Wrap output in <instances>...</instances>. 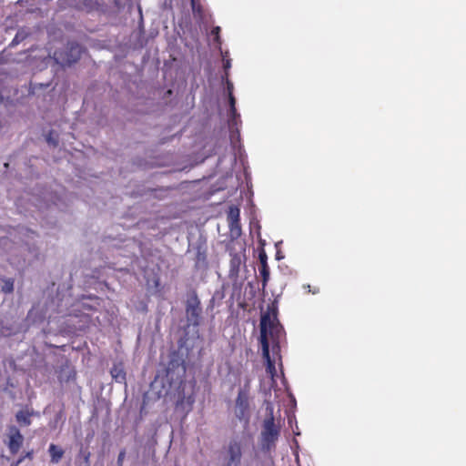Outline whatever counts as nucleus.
Here are the masks:
<instances>
[{
	"label": "nucleus",
	"instance_id": "28",
	"mask_svg": "<svg viewBox=\"0 0 466 466\" xmlns=\"http://www.w3.org/2000/svg\"><path fill=\"white\" fill-rule=\"evenodd\" d=\"M89 453L86 456V461H88V458H89Z\"/></svg>",
	"mask_w": 466,
	"mask_h": 466
},
{
	"label": "nucleus",
	"instance_id": "29",
	"mask_svg": "<svg viewBox=\"0 0 466 466\" xmlns=\"http://www.w3.org/2000/svg\"><path fill=\"white\" fill-rule=\"evenodd\" d=\"M227 66H229V62H227V64L225 65V67Z\"/></svg>",
	"mask_w": 466,
	"mask_h": 466
},
{
	"label": "nucleus",
	"instance_id": "5",
	"mask_svg": "<svg viewBox=\"0 0 466 466\" xmlns=\"http://www.w3.org/2000/svg\"><path fill=\"white\" fill-rule=\"evenodd\" d=\"M236 416L240 420H244L246 422L249 420V394L246 389L238 390L236 399Z\"/></svg>",
	"mask_w": 466,
	"mask_h": 466
},
{
	"label": "nucleus",
	"instance_id": "24",
	"mask_svg": "<svg viewBox=\"0 0 466 466\" xmlns=\"http://www.w3.org/2000/svg\"><path fill=\"white\" fill-rule=\"evenodd\" d=\"M75 379H76V371L72 370L70 372V374L68 375L66 381H68L69 380H75Z\"/></svg>",
	"mask_w": 466,
	"mask_h": 466
},
{
	"label": "nucleus",
	"instance_id": "21",
	"mask_svg": "<svg viewBox=\"0 0 466 466\" xmlns=\"http://www.w3.org/2000/svg\"><path fill=\"white\" fill-rule=\"evenodd\" d=\"M306 288H308V289H309L308 291H309V292H311L312 294H317V293H319V288H316V287L311 288V287H310V285H307V287H306Z\"/></svg>",
	"mask_w": 466,
	"mask_h": 466
},
{
	"label": "nucleus",
	"instance_id": "13",
	"mask_svg": "<svg viewBox=\"0 0 466 466\" xmlns=\"http://www.w3.org/2000/svg\"><path fill=\"white\" fill-rule=\"evenodd\" d=\"M192 12L195 17L202 18L204 11L199 0H190Z\"/></svg>",
	"mask_w": 466,
	"mask_h": 466
},
{
	"label": "nucleus",
	"instance_id": "14",
	"mask_svg": "<svg viewBox=\"0 0 466 466\" xmlns=\"http://www.w3.org/2000/svg\"><path fill=\"white\" fill-rule=\"evenodd\" d=\"M3 285L1 287L2 292L10 294L14 291V279H2Z\"/></svg>",
	"mask_w": 466,
	"mask_h": 466
},
{
	"label": "nucleus",
	"instance_id": "8",
	"mask_svg": "<svg viewBox=\"0 0 466 466\" xmlns=\"http://www.w3.org/2000/svg\"><path fill=\"white\" fill-rule=\"evenodd\" d=\"M60 8H74L76 10H85L90 12L94 10L96 5V0H59Z\"/></svg>",
	"mask_w": 466,
	"mask_h": 466
},
{
	"label": "nucleus",
	"instance_id": "15",
	"mask_svg": "<svg viewBox=\"0 0 466 466\" xmlns=\"http://www.w3.org/2000/svg\"><path fill=\"white\" fill-rule=\"evenodd\" d=\"M27 36V34L25 33L24 31H18L16 33V35H15L14 39L12 40L10 46H16L18 45L20 42H22L24 39H25Z\"/></svg>",
	"mask_w": 466,
	"mask_h": 466
},
{
	"label": "nucleus",
	"instance_id": "20",
	"mask_svg": "<svg viewBox=\"0 0 466 466\" xmlns=\"http://www.w3.org/2000/svg\"><path fill=\"white\" fill-rule=\"evenodd\" d=\"M219 32H220V27L219 26H215L212 30H211V35L215 36V40L219 42Z\"/></svg>",
	"mask_w": 466,
	"mask_h": 466
},
{
	"label": "nucleus",
	"instance_id": "1",
	"mask_svg": "<svg viewBox=\"0 0 466 466\" xmlns=\"http://www.w3.org/2000/svg\"><path fill=\"white\" fill-rule=\"evenodd\" d=\"M279 329V321L277 319V309L274 307H268V311L262 314L260 319V337L259 341L262 349V357L267 362V371L273 377L276 372L275 362L271 360L269 354V344L268 335Z\"/></svg>",
	"mask_w": 466,
	"mask_h": 466
},
{
	"label": "nucleus",
	"instance_id": "3",
	"mask_svg": "<svg viewBox=\"0 0 466 466\" xmlns=\"http://www.w3.org/2000/svg\"><path fill=\"white\" fill-rule=\"evenodd\" d=\"M186 317L188 325L198 327L202 320L201 302L196 290H192L186 301Z\"/></svg>",
	"mask_w": 466,
	"mask_h": 466
},
{
	"label": "nucleus",
	"instance_id": "9",
	"mask_svg": "<svg viewBox=\"0 0 466 466\" xmlns=\"http://www.w3.org/2000/svg\"><path fill=\"white\" fill-rule=\"evenodd\" d=\"M259 259V273L262 278V289H264L269 279V267L268 265V256L264 248H261L258 252Z\"/></svg>",
	"mask_w": 466,
	"mask_h": 466
},
{
	"label": "nucleus",
	"instance_id": "18",
	"mask_svg": "<svg viewBox=\"0 0 466 466\" xmlns=\"http://www.w3.org/2000/svg\"><path fill=\"white\" fill-rule=\"evenodd\" d=\"M33 458H34V451L30 450V451H25L24 454H22L18 458V460H21V463H22L25 459L33 460Z\"/></svg>",
	"mask_w": 466,
	"mask_h": 466
},
{
	"label": "nucleus",
	"instance_id": "12",
	"mask_svg": "<svg viewBox=\"0 0 466 466\" xmlns=\"http://www.w3.org/2000/svg\"><path fill=\"white\" fill-rule=\"evenodd\" d=\"M70 58L66 60V64L71 65L80 58V46L77 44H71L69 47Z\"/></svg>",
	"mask_w": 466,
	"mask_h": 466
},
{
	"label": "nucleus",
	"instance_id": "4",
	"mask_svg": "<svg viewBox=\"0 0 466 466\" xmlns=\"http://www.w3.org/2000/svg\"><path fill=\"white\" fill-rule=\"evenodd\" d=\"M5 443L12 455L18 453L24 443V436L15 425L7 426Z\"/></svg>",
	"mask_w": 466,
	"mask_h": 466
},
{
	"label": "nucleus",
	"instance_id": "2",
	"mask_svg": "<svg viewBox=\"0 0 466 466\" xmlns=\"http://www.w3.org/2000/svg\"><path fill=\"white\" fill-rule=\"evenodd\" d=\"M280 433V429L275 424V420L270 410L268 418L263 422V430L261 432V448L264 451H270L276 446Z\"/></svg>",
	"mask_w": 466,
	"mask_h": 466
},
{
	"label": "nucleus",
	"instance_id": "19",
	"mask_svg": "<svg viewBox=\"0 0 466 466\" xmlns=\"http://www.w3.org/2000/svg\"><path fill=\"white\" fill-rule=\"evenodd\" d=\"M125 456H126V450H122L120 451L118 456H117V466H122L123 465V461L125 460Z\"/></svg>",
	"mask_w": 466,
	"mask_h": 466
},
{
	"label": "nucleus",
	"instance_id": "27",
	"mask_svg": "<svg viewBox=\"0 0 466 466\" xmlns=\"http://www.w3.org/2000/svg\"><path fill=\"white\" fill-rule=\"evenodd\" d=\"M118 2H122L123 4H127L132 2V0H117Z\"/></svg>",
	"mask_w": 466,
	"mask_h": 466
},
{
	"label": "nucleus",
	"instance_id": "16",
	"mask_svg": "<svg viewBox=\"0 0 466 466\" xmlns=\"http://www.w3.org/2000/svg\"><path fill=\"white\" fill-rule=\"evenodd\" d=\"M230 264L232 268H238L241 264L240 257L238 254H234L230 260Z\"/></svg>",
	"mask_w": 466,
	"mask_h": 466
},
{
	"label": "nucleus",
	"instance_id": "10",
	"mask_svg": "<svg viewBox=\"0 0 466 466\" xmlns=\"http://www.w3.org/2000/svg\"><path fill=\"white\" fill-rule=\"evenodd\" d=\"M33 409H23L15 413V420L21 427H28L32 424V417L35 415Z\"/></svg>",
	"mask_w": 466,
	"mask_h": 466
},
{
	"label": "nucleus",
	"instance_id": "11",
	"mask_svg": "<svg viewBox=\"0 0 466 466\" xmlns=\"http://www.w3.org/2000/svg\"><path fill=\"white\" fill-rule=\"evenodd\" d=\"M48 453L50 455V461L56 464L62 460L65 451L61 447L51 443L48 447Z\"/></svg>",
	"mask_w": 466,
	"mask_h": 466
},
{
	"label": "nucleus",
	"instance_id": "22",
	"mask_svg": "<svg viewBox=\"0 0 466 466\" xmlns=\"http://www.w3.org/2000/svg\"><path fill=\"white\" fill-rule=\"evenodd\" d=\"M46 141H47L48 143H50V144L55 145V146L57 144V142L52 138V137H51V133L47 136V137H46Z\"/></svg>",
	"mask_w": 466,
	"mask_h": 466
},
{
	"label": "nucleus",
	"instance_id": "6",
	"mask_svg": "<svg viewBox=\"0 0 466 466\" xmlns=\"http://www.w3.org/2000/svg\"><path fill=\"white\" fill-rule=\"evenodd\" d=\"M242 458L241 442L236 439L230 440L227 447L225 466H238Z\"/></svg>",
	"mask_w": 466,
	"mask_h": 466
},
{
	"label": "nucleus",
	"instance_id": "23",
	"mask_svg": "<svg viewBox=\"0 0 466 466\" xmlns=\"http://www.w3.org/2000/svg\"><path fill=\"white\" fill-rule=\"evenodd\" d=\"M227 89H228V95L230 94V91L231 92L233 91V84L229 81L227 82Z\"/></svg>",
	"mask_w": 466,
	"mask_h": 466
},
{
	"label": "nucleus",
	"instance_id": "7",
	"mask_svg": "<svg viewBox=\"0 0 466 466\" xmlns=\"http://www.w3.org/2000/svg\"><path fill=\"white\" fill-rule=\"evenodd\" d=\"M227 218L230 236L233 238H238L241 235L240 209L237 206H230Z\"/></svg>",
	"mask_w": 466,
	"mask_h": 466
},
{
	"label": "nucleus",
	"instance_id": "17",
	"mask_svg": "<svg viewBox=\"0 0 466 466\" xmlns=\"http://www.w3.org/2000/svg\"><path fill=\"white\" fill-rule=\"evenodd\" d=\"M228 101H229L230 112L232 115H235L236 114V106H235L236 99L233 96V93H231V92L228 95Z\"/></svg>",
	"mask_w": 466,
	"mask_h": 466
},
{
	"label": "nucleus",
	"instance_id": "25",
	"mask_svg": "<svg viewBox=\"0 0 466 466\" xmlns=\"http://www.w3.org/2000/svg\"><path fill=\"white\" fill-rule=\"evenodd\" d=\"M21 464V460H16L11 463L10 466H19Z\"/></svg>",
	"mask_w": 466,
	"mask_h": 466
},
{
	"label": "nucleus",
	"instance_id": "26",
	"mask_svg": "<svg viewBox=\"0 0 466 466\" xmlns=\"http://www.w3.org/2000/svg\"><path fill=\"white\" fill-rule=\"evenodd\" d=\"M119 375H121L122 379H125V373L122 370H120L119 373L116 375L113 374V377L117 378Z\"/></svg>",
	"mask_w": 466,
	"mask_h": 466
}]
</instances>
